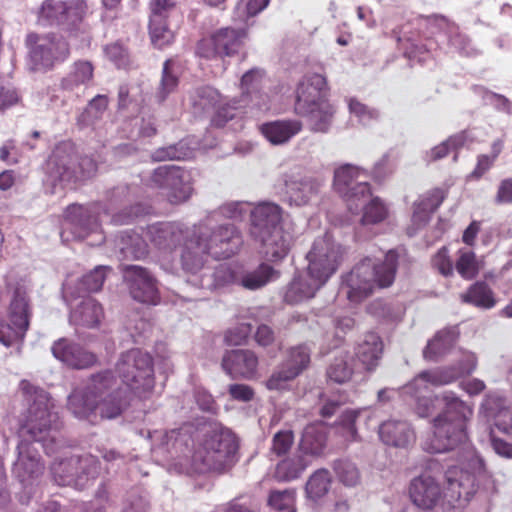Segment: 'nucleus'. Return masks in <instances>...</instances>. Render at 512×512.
I'll return each mask as SVG.
<instances>
[{
  "instance_id": "obj_31",
  "label": "nucleus",
  "mask_w": 512,
  "mask_h": 512,
  "mask_svg": "<svg viewBox=\"0 0 512 512\" xmlns=\"http://www.w3.org/2000/svg\"><path fill=\"white\" fill-rule=\"evenodd\" d=\"M66 219L80 227L86 234L95 232L100 227L96 207H84L78 204L69 205L66 209Z\"/></svg>"
},
{
  "instance_id": "obj_42",
  "label": "nucleus",
  "mask_w": 512,
  "mask_h": 512,
  "mask_svg": "<svg viewBox=\"0 0 512 512\" xmlns=\"http://www.w3.org/2000/svg\"><path fill=\"white\" fill-rule=\"evenodd\" d=\"M274 273L275 270L271 266L262 263L256 270L247 273L242 278L241 282L242 285L247 289H259L270 281Z\"/></svg>"
},
{
  "instance_id": "obj_18",
  "label": "nucleus",
  "mask_w": 512,
  "mask_h": 512,
  "mask_svg": "<svg viewBox=\"0 0 512 512\" xmlns=\"http://www.w3.org/2000/svg\"><path fill=\"white\" fill-rule=\"evenodd\" d=\"M53 356L71 369L84 370L98 364V356L84 346L67 338H60L51 347Z\"/></svg>"
},
{
  "instance_id": "obj_46",
  "label": "nucleus",
  "mask_w": 512,
  "mask_h": 512,
  "mask_svg": "<svg viewBox=\"0 0 512 512\" xmlns=\"http://www.w3.org/2000/svg\"><path fill=\"white\" fill-rule=\"evenodd\" d=\"M176 0H150L149 2V20L168 21L176 11Z\"/></svg>"
},
{
  "instance_id": "obj_47",
  "label": "nucleus",
  "mask_w": 512,
  "mask_h": 512,
  "mask_svg": "<svg viewBox=\"0 0 512 512\" xmlns=\"http://www.w3.org/2000/svg\"><path fill=\"white\" fill-rule=\"evenodd\" d=\"M294 443V433L292 430H280L274 434L271 441L270 453L277 457L286 455Z\"/></svg>"
},
{
  "instance_id": "obj_45",
  "label": "nucleus",
  "mask_w": 512,
  "mask_h": 512,
  "mask_svg": "<svg viewBox=\"0 0 512 512\" xmlns=\"http://www.w3.org/2000/svg\"><path fill=\"white\" fill-rule=\"evenodd\" d=\"M110 270L111 268L108 266H97L94 270L82 277L80 289L85 292H98L104 284L107 271Z\"/></svg>"
},
{
  "instance_id": "obj_61",
  "label": "nucleus",
  "mask_w": 512,
  "mask_h": 512,
  "mask_svg": "<svg viewBox=\"0 0 512 512\" xmlns=\"http://www.w3.org/2000/svg\"><path fill=\"white\" fill-rule=\"evenodd\" d=\"M65 11V1L45 0L40 7V14L46 19H55Z\"/></svg>"
},
{
  "instance_id": "obj_9",
  "label": "nucleus",
  "mask_w": 512,
  "mask_h": 512,
  "mask_svg": "<svg viewBox=\"0 0 512 512\" xmlns=\"http://www.w3.org/2000/svg\"><path fill=\"white\" fill-rule=\"evenodd\" d=\"M328 91L326 77L321 74L305 76L297 86L294 111L309 118L314 132H327L331 125L335 110L327 99Z\"/></svg>"
},
{
  "instance_id": "obj_4",
  "label": "nucleus",
  "mask_w": 512,
  "mask_h": 512,
  "mask_svg": "<svg viewBox=\"0 0 512 512\" xmlns=\"http://www.w3.org/2000/svg\"><path fill=\"white\" fill-rule=\"evenodd\" d=\"M447 483L443 491L430 475L413 478L409 485L411 502L422 510H432L439 505L442 512H462L477 491L475 475L462 469H450Z\"/></svg>"
},
{
  "instance_id": "obj_54",
  "label": "nucleus",
  "mask_w": 512,
  "mask_h": 512,
  "mask_svg": "<svg viewBox=\"0 0 512 512\" xmlns=\"http://www.w3.org/2000/svg\"><path fill=\"white\" fill-rule=\"evenodd\" d=\"M252 331V326L249 323H241L238 326L229 329L225 332L224 340L229 346L242 345L248 339Z\"/></svg>"
},
{
  "instance_id": "obj_13",
  "label": "nucleus",
  "mask_w": 512,
  "mask_h": 512,
  "mask_svg": "<svg viewBox=\"0 0 512 512\" xmlns=\"http://www.w3.org/2000/svg\"><path fill=\"white\" fill-rule=\"evenodd\" d=\"M30 317L27 296L16 288L8 306L7 322L0 321V342L6 347L22 343L29 329Z\"/></svg>"
},
{
  "instance_id": "obj_16",
  "label": "nucleus",
  "mask_w": 512,
  "mask_h": 512,
  "mask_svg": "<svg viewBox=\"0 0 512 512\" xmlns=\"http://www.w3.org/2000/svg\"><path fill=\"white\" fill-rule=\"evenodd\" d=\"M122 271L134 300L153 305L159 302L157 280L150 271L138 265H126Z\"/></svg>"
},
{
  "instance_id": "obj_41",
  "label": "nucleus",
  "mask_w": 512,
  "mask_h": 512,
  "mask_svg": "<svg viewBox=\"0 0 512 512\" xmlns=\"http://www.w3.org/2000/svg\"><path fill=\"white\" fill-rule=\"evenodd\" d=\"M295 499L294 489L275 490L270 492L268 504L278 512H296Z\"/></svg>"
},
{
  "instance_id": "obj_6",
  "label": "nucleus",
  "mask_w": 512,
  "mask_h": 512,
  "mask_svg": "<svg viewBox=\"0 0 512 512\" xmlns=\"http://www.w3.org/2000/svg\"><path fill=\"white\" fill-rule=\"evenodd\" d=\"M307 259V275L295 277L287 287L284 299L289 304H297L315 296L337 271L342 261L341 247L326 239H318L309 251Z\"/></svg>"
},
{
  "instance_id": "obj_51",
  "label": "nucleus",
  "mask_w": 512,
  "mask_h": 512,
  "mask_svg": "<svg viewBox=\"0 0 512 512\" xmlns=\"http://www.w3.org/2000/svg\"><path fill=\"white\" fill-rule=\"evenodd\" d=\"M269 2L270 0H241L237 4L235 12L244 21H247L249 18L256 16L264 10Z\"/></svg>"
},
{
  "instance_id": "obj_38",
  "label": "nucleus",
  "mask_w": 512,
  "mask_h": 512,
  "mask_svg": "<svg viewBox=\"0 0 512 512\" xmlns=\"http://www.w3.org/2000/svg\"><path fill=\"white\" fill-rule=\"evenodd\" d=\"M331 485V476L327 469L316 470L306 483V493L311 499H319L329 491Z\"/></svg>"
},
{
  "instance_id": "obj_23",
  "label": "nucleus",
  "mask_w": 512,
  "mask_h": 512,
  "mask_svg": "<svg viewBox=\"0 0 512 512\" xmlns=\"http://www.w3.org/2000/svg\"><path fill=\"white\" fill-rule=\"evenodd\" d=\"M384 350L381 337L375 332H368L354 348L356 360L366 372H373L379 365Z\"/></svg>"
},
{
  "instance_id": "obj_14",
  "label": "nucleus",
  "mask_w": 512,
  "mask_h": 512,
  "mask_svg": "<svg viewBox=\"0 0 512 512\" xmlns=\"http://www.w3.org/2000/svg\"><path fill=\"white\" fill-rule=\"evenodd\" d=\"M246 38L247 30L245 28H221L210 37L201 39L197 44L196 53L205 59L230 57L239 53Z\"/></svg>"
},
{
  "instance_id": "obj_59",
  "label": "nucleus",
  "mask_w": 512,
  "mask_h": 512,
  "mask_svg": "<svg viewBox=\"0 0 512 512\" xmlns=\"http://www.w3.org/2000/svg\"><path fill=\"white\" fill-rule=\"evenodd\" d=\"M248 203L228 202L219 207V213L226 218L241 219L247 212Z\"/></svg>"
},
{
  "instance_id": "obj_10",
  "label": "nucleus",
  "mask_w": 512,
  "mask_h": 512,
  "mask_svg": "<svg viewBox=\"0 0 512 512\" xmlns=\"http://www.w3.org/2000/svg\"><path fill=\"white\" fill-rule=\"evenodd\" d=\"M114 371L121 383L135 397L150 398L155 388L154 358L141 348H131L120 353Z\"/></svg>"
},
{
  "instance_id": "obj_19",
  "label": "nucleus",
  "mask_w": 512,
  "mask_h": 512,
  "mask_svg": "<svg viewBox=\"0 0 512 512\" xmlns=\"http://www.w3.org/2000/svg\"><path fill=\"white\" fill-rule=\"evenodd\" d=\"M259 358L249 349L226 351L221 367L232 379L254 380L258 377Z\"/></svg>"
},
{
  "instance_id": "obj_2",
  "label": "nucleus",
  "mask_w": 512,
  "mask_h": 512,
  "mask_svg": "<svg viewBox=\"0 0 512 512\" xmlns=\"http://www.w3.org/2000/svg\"><path fill=\"white\" fill-rule=\"evenodd\" d=\"M167 437L173 440L170 468L177 473L192 474L209 471L222 472L236 461L239 445L236 436L219 424L209 425L194 451L190 449L189 434L172 430Z\"/></svg>"
},
{
  "instance_id": "obj_11",
  "label": "nucleus",
  "mask_w": 512,
  "mask_h": 512,
  "mask_svg": "<svg viewBox=\"0 0 512 512\" xmlns=\"http://www.w3.org/2000/svg\"><path fill=\"white\" fill-rule=\"evenodd\" d=\"M32 71H48L66 61L70 56L68 41L57 33L31 32L25 39Z\"/></svg>"
},
{
  "instance_id": "obj_49",
  "label": "nucleus",
  "mask_w": 512,
  "mask_h": 512,
  "mask_svg": "<svg viewBox=\"0 0 512 512\" xmlns=\"http://www.w3.org/2000/svg\"><path fill=\"white\" fill-rule=\"evenodd\" d=\"M297 377L298 376L294 372L281 364L280 368L274 371L267 379L265 385L268 390H283L286 389L289 383Z\"/></svg>"
},
{
  "instance_id": "obj_63",
  "label": "nucleus",
  "mask_w": 512,
  "mask_h": 512,
  "mask_svg": "<svg viewBox=\"0 0 512 512\" xmlns=\"http://www.w3.org/2000/svg\"><path fill=\"white\" fill-rule=\"evenodd\" d=\"M418 379L429 382L432 385L440 386L453 381V378L444 371H422Z\"/></svg>"
},
{
  "instance_id": "obj_17",
  "label": "nucleus",
  "mask_w": 512,
  "mask_h": 512,
  "mask_svg": "<svg viewBox=\"0 0 512 512\" xmlns=\"http://www.w3.org/2000/svg\"><path fill=\"white\" fill-rule=\"evenodd\" d=\"M186 173L175 165L160 166L152 175V182L169 190L167 197L173 204L185 202L191 195L192 188L185 180Z\"/></svg>"
},
{
  "instance_id": "obj_24",
  "label": "nucleus",
  "mask_w": 512,
  "mask_h": 512,
  "mask_svg": "<svg viewBox=\"0 0 512 512\" xmlns=\"http://www.w3.org/2000/svg\"><path fill=\"white\" fill-rule=\"evenodd\" d=\"M279 226H281V208L278 205L261 203L251 211V236H259Z\"/></svg>"
},
{
  "instance_id": "obj_30",
  "label": "nucleus",
  "mask_w": 512,
  "mask_h": 512,
  "mask_svg": "<svg viewBox=\"0 0 512 512\" xmlns=\"http://www.w3.org/2000/svg\"><path fill=\"white\" fill-rule=\"evenodd\" d=\"M94 77V67L86 60L75 61L69 72L60 81V88L73 92L81 86H87Z\"/></svg>"
},
{
  "instance_id": "obj_34",
  "label": "nucleus",
  "mask_w": 512,
  "mask_h": 512,
  "mask_svg": "<svg viewBox=\"0 0 512 512\" xmlns=\"http://www.w3.org/2000/svg\"><path fill=\"white\" fill-rule=\"evenodd\" d=\"M309 463L303 455L287 457L277 463L274 478L280 482H289L301 476Z\"/></svg>"
},
{
  "instance_id": "obj_62",
  "label": "nucleus",
  "mask_w": 512,
  "mask_h": 512,
  "mask_svg": "<svg viewBox=\"0 0 512 512\" xmlns=\"http://www.w3.org/2000/svg\"><path fill=\"white\" fill-rule=\"evenodd\" d=\"M228 392L234 400L242 402L251 401L255 395L253 388L246 384H231Z\"/></svg>"
},
{
  "instance_id": "obj_5",
  "label": "nucleus",
  "mask_w": 512,
  "mask_h": 512,
  "mask_svg": "<svg viewBox=\"0 0 512 512\" xmlns=\"http://www.w3.org/2000/svg\"><path fill=\"white\" fill-rule=\"evenodd\" d=\"M398 253L391 249L383 259L366 256L343 277L342 290L349 302L359 304L377 289H387L395 281L398 270Z\"/></svg>"
},
{
  "instance_id": "obj_21",
  "label": "nucleus",
  "mask_w": 512,
  "mask_h": 512,
  "mask_svg": "<svg viewBox=\"0 0 512 512\" xmlns=\"http://www.w3.org/2000/svg\"><path fill=\"white\" fill-rule=\"evenodd\" d=\"M146 237L160 251L171 252L181 244L185 235L179 224L160 222L148 227Z\"/></svg>"
},
{
  "instance_id": "obj_37",
  "label": "nucleus",
  "mask_w": 512,
  "mask_h": 512,
  "mask_svg": "<svg viewBox=\"0 0 512 512\" xmlns=\"http://www.w3.org/2000/svg\"><path fill=\"white\" fill-rule=\"evenodd\" d=\"M503 140L496 139L491 144V154H480L477 156L476 165L473 171L468 174L467 179L478 181L480 180L495 164L497 158L503 150Z\"/></svg>"
},
{
  "instance_id": "obj_15",
  "label": "nucleus",
  "mask_w": 512,
  "mask_h": 512,
  "mask_svg": "<svg viewBox=\"0 0 512 512\" xmlns=\"http://www.w3.org/2000/svg\"><path fill=\"white\" fill-rule=\"evenodd\" d=\"M362 174L363 171L350 164L339 167L334 173V188L345 199L351 211L371 196L370 184L358 180Z\"/></svg>"
},
{
  "instance_id": "obj_60",
  "label": "nucleus",
  "mask_w": 512,
  "mask_h": 512,
  "mask_svg": "<svg viewBox=\"0 0 512 512\" xmlns=\"http://www.w3.org/2000/svg\"><path fill=\"white\" fill-rule=\"evenodd\" d=\"M494 201L498 205L512 204V178H506L500 181Z\"/></svg>"
},
{
  "instance_id": "obj_55",
  "label": "nucleus",
  "mask_w": 512,
  "mask_h": 512,
  "mask_svg": "<svg viewBox=\"0 0 512 512\" xmlns=\"http://www.w3.org/2000/svg\"><path fill=\"white\" fill-rule=\"evenodd\" d=\"M186 156V151L180 144L170 145L156 149L152 153V159L157 162L168 160H180Z\"/></svg>"
},
{
  "instance_id": "obj_53",
  "label": "nucleus",
  "mask_w": 512,
  "mask_h": 512,
  "mask_svg": "<svg viewBox=\"0 0 512 512\" xmlns=\"http://www.w3.org/2000/svg\"><path fill=\"white\" fill-rule=\"evenodd\" d=\"M112 506L109 491L105 484H101L97 489L94 498L88 503L87 512H106Z\"/></svg>"
},
{
  "instance_id": "obj_22",
  "label": "nucleus",
  "mask_w": 512,
  "mask_h": 512,
  "mask_svg": "<svg viewBox=\"0 0 512 512\" xmlns=\"http://www.w3.org/2000/svg\"><path fill=\"white\" fill-rule=\"evenodd\" d=\"M260 242L264 257L272 262L285 258L290 249L291 236L282 226L268 230L259 236H252Z\"/></svg>"
},
{
  "instance_id": "obj_39",
  "label": "nucleus",
  "mask_w": 512,
  "mask_h": 512,
  "mask_svg": "<svg viewBox=\"0 0 512 512\" xmlns=\"http://www.w3.org/2000/svg\"><path fill=\"white\" fill-rule=\"evenodd\" d=\"M148 28L151 42L155 47L163 49L174 42L175 35L170 29L168 21L149 20Z\"/></svg>"
},
{
  "instance_id": "obj_12",
  "label": "nucleus",
  "mask_w": 512,
  "mask_h": 512,
  "mask_svg": "<svg viewBox=\"0 0 512 512\" xmlns=\"http://www.w3.org/2000/svg\"><path fill=\"white\" fill-rule=\"evenodd\" d=\"M100 472V462L92 455L71 456L56 461L51 466V474L59 486H73L76 489L85 488Z\"/></svg>"
},
{
  "instance_id": "obj_57",
  "label": "nucleus",
  "mask_w": 512,
  "mask_h": 512,
  "mask_svg": "<svg viewBox=\"0 0 512 512\" xmlns=\"http://www.w3.org/2000/svg\"><path fill=\"white\" fill-rule=\"evenodd\" d=\"M432 264L444 276L453 274V264L447 247H442L438 250L432 259Z\"/></svg>"
},
{
  "instance_id": "obj_8",
  "label": "nucleus",
  "mask_w": 512,
  "mask_h": 512,
  "mask_svg": "<svg viewBox=\"0 0 512 512\" xmlns=\"http://www.w3.org/2000/svg\"><path fill=\"white\" fill-rule=\"evenodd\" d=\"M444 408L433 420V436L426 441L424 449L430 453H443L464 443L467 438V422L473 409L453 392L442 395Z\"/></svg>"
},
{
  "instance_id": "obj_1",
  "label": "nucleus",
  "mask_w": 512,
  "mask_h": 512,
  "mask_svg": "<svg viewBox=\"0 0 512 512\" xmlns=\"http://www.w3.org/2000/svg\"><path fill=\"white\" fill-rule=\"evenodd\" d=\"M20 390L28 403L27 411L19 419L18 434L21 438L17 450L18 457L12 473L24 485H30L44 472V464L33 442H40L47 454L54 451L55 437L51 436L57 415L51 412L50 398L43 389L23 380Z\"/></svg>"
},
{
  "instance_id": "obj_52",
  "label": "nucleus",
  "mask_w": 512,
  "mask_h": 512,
  "mask_svg": "<svg viewBox=\"0 0 512 512\" xmlns=\"http://www.w3.org/2000/svg\"><path fill=\"white\" fill-rule=\"evenodd\" d=\"M89 13V6L85 0H72L65 2V11L63 15L67 20L72 22H81Z\"/></svg>"
},
{
  "instance_id": "obj_20",
  "label": "nucleus",
  "mask_w": 512,
  "mask_h": 512,
  "mask_svg": "<svg viewBox=\"0 0 512 512\" xmlns=\"http://www.w3.org/2000/svg\"><path fill=\"white\" fill-rule=\"evenodd\" d=\"M323 181L316 175L292 173L285 180L286 193L291 202L298 206L305 205L319 193Z\"/></svg>"
},
{
  "instance_id": "obj_26",
  "label": "nucleus",
  "mask_w": 512,
  "mask_h": 512,
  "mask_svg": "<svg viewBox=\"0 0 512 512\" xmlns=\"http://www.w3.org/2000/svg\"><path fill=\"white\" fill-rule=\"evenodd\" d=\"M379 437L382 442L394 447H407L414 441L415 435L406 421L388 420L379 426Z\"/></svg>"
},
{
  "instance_id": "obj_29",
  "label": "nucleus",
  "mask_w": 512,
  "mask_h": 512,
  "mask_svg": "<svg viewBox=\"0 0 512 512\" xmlns=\"http://www.w3.org/2000/svg\"><path fill=\"white\" fill-rule=\"evenodd\" d=\"M261 80L262 74L258 69H251L242 76L240 82L241 106L252 103L261 109L262 106L265 105L264 99L267 96L261 93Z\"/></svg>"
},
{
  "instance_id": "obj_7",
  "label": "nucleus",
  "mask_w": 512,
  "mask_h": 512,
  "mask_svg": "<svg viewBox=\"0 0 512 512\" xmlns=\"http://www.w3.org/2000/svg\"><path fill=\"white\" fill-rule=\"evenodd\" d=\"M243 245L240 230L233 224L219 225L211 230L199 227L194 237L185 243L181 254L183 268L195 273L204 265V255L227 259L238 253Z\"/></svg>"
},
{
  "instance_id": "obj_44",
  "label": "nucleus",
  "mask_w": 512,
  "mask_h": 512,
  "mask_svg": "<svg viewBox=\"0 0 512 512\" xmlns=\"http://www.w3.org/2000/svg\"><path fill=\"white\" fill-rule=\"evenodd\" d=\"M173 64L172 59H167L163 64L161 82L157 93V97L161 102L178 86V77L172 71Z\"/></svg>"
},
{
  "instance_id": "obj_27",
  "label": "nucleus",
  "mask_w": 512,
  "mask_h": 512,
  "mask_svg": "<svg viewBox=\"0 0 512 512\" xmlns=\"http://www.w3.org/2000/svg\"><path fill=\"white\" fill-rule=\"evenodd\" d=\"M103 318L104 311L101 304L92 297L84 298L70 314L72 324L87 328L97 327Z\"/></svg>"
},
{
  "instance_id": "obj_56",
  "label": "nucleus",
  "mask_w": 512,
  "mask_h": 512,
  "mask_svg": "<svg viewBox=\"0 0 512 512\" xmlns=\"http://www.w3.org/2000/svg\"><path fill=\"white\" fill-rule=\"evenodd\" d=\"M242 103L240 100H233L232 103H226L220 106L212 118V123L216 127H223L229 120L236 116L237 104Z\"/></svg>"
},
{
  "instance_id": "obj_32",
  "label": "nucleus",
  "mask_w": 512,
  "mask_h": 512,
  "mask_svg": "<svg viewBox=\"0 0 512 512\" xmlns=\"http://www.w3.org/2000/svg\"><path fill=\"white\" fill-rule=\"evenodd\" d=\"M457 340V333L451 328H445L438 331L434 337L428 341L423 356L427 360L436 361L447 354Z\"/></svg>"
},
{
  "instance_id": "obj_3",
  "label": "nucleus",
  "mask_w": 512,
  "mask_h": 512,
  "mask_svg": "<svg viewBox=\"0 0 512 512\" xmlns=\"http://www.w3.org/2000/svg\"><path fill=\"white\" fill-rule=\"evenodd\" d=\"M117 375L112 369H102L90 374L83 386L68 397V409L79 418L95 423L97 418L115 419L129 406L127 392L117 385Z\"/></svg>"
},
{
  "instance_id": "obj_40",
  "label": "nucleus",
  "mask_w": 512,
  "mask_h": 512,
  "mask_svg": "<svg viewBox=\"0 0 512 512\" xmlns=\"http://www.w3.org/2000/svg\"><path fill=\"white\" fill-rule=\"evenodd\" d=\"M455 268L460 276L466 280L476 277L479 272V265L475 253L466 249H460Z\"/></svg>"
},
{
  "instance_id": "obj_58",
  "label": "nucleus",
  "mask_w": 512,
  "mask_h": 512,
  "mask_svg": "<svg viewBox=\"0 0 512 512\" xmlns=\"http://www.w3.org/2000/svg\"><path fill=\"white\" fill-rule=\"evenodd\" d=\"M105 54L118 68L125 67L129 62L127 50L119 43L107 45Z\"/></svg>"
},
{
  "instance_id": "obj_64",
  "label": "nucleus",
  "mask_w": 512,
  "mask_h": 512,
  "mask_svg": "<svg viewBox=\"0 0 512 512\" xmlns=\"http://www.w3.org/2000/svg\"><path fill=\"white\" fill-rule=\"evenodd\" d=\"M254 339L259 346L268 347L274 343L275 333L270 326L261 324L257 327Z\"/></svg>"
},
{
  "instance_id": "obj_33",
  "label": "nucleus",
  "mask_w": 512,
  "mask_h": 512,
  "mask_svg": "<svg viewBox=\"0 0 512 512\" xmlns=\"http://www.w3.org/2000/svg\"><path fill=\"white\" fill-rule=\"evenodd\" d=\"M460 297L463 303L482 309H491L496 305L494 292L485 281L475 282Z\"/></svg>"
},
{
  "instance_id": "obj_35",
  "label": "nucleus",
  "mask_w": 512,
  "mask_h": 512,
  "mask_svg": "<svg viewBox=\"0 0 512 512\" xmlns=\"http://www.w3.org/2000/svg\"><path fill=\"white\" fill-rule=\"evenodd\" d=\"M447 197V191L436 187L428 191L417 203L413 217L427 220L429 214L434 213Z\"/></svg>"
},
{
  "instance_id": "obj_28",
  "label": "nucleus",
  "mask_w": 512,
  "mask_h": 512,
  "mask_svg": "<svg viewBox=\"0 0 512 512\" xmlns=\"http://www.w3.org/2000/svg\"><path fill=\"white\" fill-rule=\"evenodd\" d=\"M327 444V432L322 424H309L302 433L299 450L303 455L320 457Z\"/></svg>"
},
{
  "instance_id": "obj_25",
  "label": "nucleus",
  "mask_w": 512,
  "mask_h": 512,
  "mask_svg": "<svg viewBox=\"0 0 512 512\" xmlns=\"http://www.w3.org/2000/svg\"><path fill=\"white\" fill-rule=\"evenodd\" d=\"M302 127V122L296 119L275 120L263 123L260 131L271 144L281 145L297 135Z\"/></svg>"
},
{
  "instance_id": "obj_43",
  "label": "nucleus",
  "mask_w": 512,
  "mask_h": 512,
  "mask_svg": "<svg viewBox=\"0 0 512 512\" xmlns=\"http://www.w3.org/2000/svg\"><path fill=\"white\" fill-rule=\"evenodd\" d=\"M388 216V210L385 204L378 197L372 198L363 209L361 223L377 224L384 221Z\"/></svg>"
},
{
  "instance_id": "obj_36",
  "label": "nucleus",
  "mask_w": 512,
  "mask_h": 512,
  "mask_svg": "<svg viewBox=\"0 0 512 512\" xmlns=\"http://www.w3.org/2000/svg\"><path fill=\"white\" fill-rule=\"evenodd\" d=\"M310 355V348L306 344H299L287 349L282 364L299 376L309 367L311 362Z\"/></svg>"
},
{
  "instance_id": "obj_48",
  "label": "nucleus",
  "mask_w": 512,
  "mask_h": 512,
  "mask_svg": "<svg viewBox=\"0 0 512 512\" xmlns=\"http://www.w3.org/2000/svg\"><path fill=\"white\" fill-rule=\"evenodd\" d=\"M333 469L338 479L347 486H354L359 481V472L357 467L348 460H337L334 462Z\"/></svg>"
},
{
  "instance_id": "obj_50",
  "label": "nucleus",
  "mask_w": 512,
  "mask_h": 512,
  "mask_svg": "<svg viewBox=\"0 0 512 512\" xmlns=\"http://www.w3.org/2000/svg\"><path fill=\"white\" fill-rule=\"evenodd\" d=\"M353 369L344 358H335L327 370V376L335 383H345L351 379Z\"/></svg>"
}]
</instances>
